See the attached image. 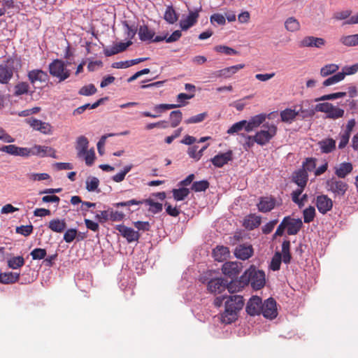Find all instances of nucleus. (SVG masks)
Segmentation results:
<instances>
[{"label": "nucleus", "mask_w": 358, "mask_h": 358, "mask_svg": "<svg viewBox=\"0 0 358 358\" xmlns=\"http://www.w3.org/2000/svg\"><path fill=\"white\" fill-rule=\"evenodd\" d=\"M245 67V64H239L235 66H231L229 67L225 68V78H229L239 70L243 69Z\"/></svg>", "instance_id": "nucleus-63"}, {"label": "nucleus", "mask_w": 358, "mask_h": 358, "mask_svg": "<svg viewBox=\"0 0 358 358\" xmlns=\"http://www.w3.org/2000/svg\"><path fill=\"white\" fill-rule=\"evenodd\" d=\"M50 74L62 82L69 78L71 71L65 66V63L61 59H54L48 66Z\"/></svg>", "instance_id": "nucleus-4"}, {"label": "nucleus", "mask_w": 358, "mask_h": 358, "mask_svg": "<svg viewBox=\"0 0 358 358\" xmlns=\"http://www.w3.org/2000/svg\"><path fill=\"white\" fill-rule=\"evenodd\" d=\"M308 103V101L303 102L300 106L299 110H296L298 115H300L302 118L311 117L315 115V108H305L304 106Z\"/></svg>", "instance_id": "nucleus-41"}, {"label": "nucleus", "mask_w": 358, "mask_h": 358, "mask_svg": "<svg viewBox=\"0 0 358 358\" xmlns=\"http://www.w3.org/2000/svg\"><path fill=\"white\" fill-rule=\"evenodd\" d=\"M326 187L334 194V198H341L344 196L348 191V185L344 181L332 178L327 181Z\"/></svg>", "instance_id": "nucleus-6"}, {"label": "nucleus", "mask_w": 358, "mask_h": 358, "mask_svg": "<svg viewBox=\"0 0 358 358\" xmlns=\"http://www.w3.org/2000/svg\"><path fill=\"white\" fill-rule=\"evenodd\" d=\"M24 264V259L22 256L13 257L8 260V266L12 269H17Z\"/></svg>", "instance_id": "nucleus-44"}, {"label": "nucleus", "mask_w": 358, "mask_h": 358, "mask_svg": "<svg viewBox=\"0 0 358 358\" xmlns=\"http://www.w3.org/2000/svg\"><path fill=\"white\" fill-rule=\"evenodd\" d=\"M208 116L206 112L199 113L198 115L190 117L185 120V123L187 124H196L203 122Z\"/></svg>", "instance_id": "nucleus-52"}, {"label": "nucleus", "mask_w": 358, "mask_h": 358, "mask_svg": "<svg viewBox=\"0 0 358 358\" xmlns=\"http://www.w3.org/2000/svg\"><path fill=\"white\" fill-rule=\"evenodd\" d=\"M140 201H141V204L145 203L148 205L150 206L149 211L154 214L159 213L162 210V204L155 202L151 199H146Z\"/></svg>", "instance_id": "nucleus-36"}, {"label": "nucleus", "mask_w": 358, "mask_h": 358, "mask_svg": "<svg viewBox=\"0 0 358 358\" xmlns=\"http://www.w3.org/2000/svg\"><path fill=\"white\" fill-rule=\"evenodd\" d=\"M224 324V313H220L218 315L213 317L210 326V333L217 336L222 333V328Z\"/></svg>", "instance_id": "nucleus-20"}, {"label": "nucleus", "mask_w": 358, "mask_h": 358, "mask_svg": "<svg viewBox=\"0 0 358 358\" xmlns=\"http://www.w3.org/2000/svg\"><path fill=\"white\" fill-rule=\"evenodd\" d=\"M276 206V199L273 196H262L257 203V208L262 213L271 211Z\"/></svg>", "instance_id": "nucleus-17"}, {"label": "nucleus", "mask_w": 358, "mask_h": 358, "mask_svg": "<svg viewBox=\"0 0 358 358\" xmlns=\"http://www.w3.org/2000/svg\"><path fill=\"white\" fill-rule=\"evenodd\" d=\"M185 4L188 10V15L185 18L180 21V27L183 31L189 29L197 22L198 18L199 17V13L202 10L200 2L197 6L194 8H191L189 3H185Z\"/></svg>", "instance_id": "nucleus-5"}, {"label": "nucleus", "mask_w": 358, "mask_h": 358, "mask_svg": "<svg viewBox=\"0 0 358 358\" xmlns=\"http://www.w3.org/2000/svg\"><path fill=\"white\" fill-rule=\"evenodd\" d=\"M20 279V273L15 272L0 273V282L3 284L14 283Z\"/></svg>", "instance_id": "nucleus-32"}, {"label": "nucleus", "mask_w": 358, "mask_h": 358, "mask_svg": "<svg viewBox=\"0 0 358 358\" xmlns=\"http://www.w3.org/2000/svg\"><path fill=\"white\" fill-rule=\"evenodd\" d=\"M303 222L305 223L311 222L315 217V209L313 206H310L303 211Z\"/></svg>", "instance_id": "nucleus-47"}, {"label": "nucleus", "mask_w": 358, "mask_h": 358, "mask_svg": "<svg viewBox=\"0 0 358 358\" xmlns=\"http://www.w3.org/2000/svg\"><path fill=\"white\" fill-rule=\"evenodd\" d=\"M78 231L76 229H68L64 231L63 239L66 243H71L76 238Z\"/></svg>", "instance_id": "nucleus-56"}, {"label": "nucleus", "mask_w": 358, "mask_h": 358, "mask_svg": "<svg viewBox=\"0 0 358 358\" xmlns=\"http://www.w3.org/2000/svg\"><path fill=\"white\" fill-rule=\"evenodd\" d=\"M344 78H345V74H343L341 72H338V73L326 79L323 82L322 85L324 87L330 86V85H334V84L343 80Z\"/></svg>", "instance_id": "nucleus-45"}, {"label": "nucleus", "mask_w": 358, "mask_h": 358, "mask_svg": "<svg viewBox=\"0 0 358 358\" xmlns=\"http://www.w3.org/2000/svg\"><path fill=\"white\" fill-rule=\"evenodd\" d=\"M97 90L93 84H89L82 87L78 92L80 95L91 96L96 92Z\"/></svg>", "instance_id": "nucleus-53"}, {"label": "nucleus", "mask_w": 358, "mask_h": 358, "mask_svg": "<svg viewBox=\"0 0 358 358\" xmlns=\"http://www.w3.org/2000/svg\"><path fill=\"white\" fill-rule=\"evenodd\" d=\"M246 313L250 316L259 315L262 312V300L259 296H253L248 301Z\"/></svg>", "instance_id": "nucleus-8"}, {"label": "nucleus", "mask_w": 358, "mask_h": 358, "mask_svg": "<svg viewBox=\"0 0 358 358\" xmlns=\"http://www.w3.org/2000/svg\"><path fill=\"white\" fill-rule=\"evenodd\" d=\"M115 229L127 239L128 243L138 241L140 238V234L138 231H135L134 229L124 224H118Z\"/></svg>", "instance_id": "nucleus-13"}, {"label": "nucleus", "mask_w": 358, "mask_h": 358, "mask_svg": "<svg viewBox=\"0 0 358 358\" xmlns=\"http://www.w3.org/2000/svg\"><path fill=\"white\" fill-rule=\"evenodd\" d=\"M182 118V113L180 110H173L170 113L171 126L173 128L179 125Z\"/></svg>", "instance_id": "nucleus-46"}, {"label": "nucleus", "mask_w": 358, "mask_h": 358, "mask_svg": "<svg viewBox=\"0 0 358 358\" xmlns=\"http://www.w3.org/2000/svg\"><path fill=\"white\" fill-rule=\"evenodd\" d=\"M27 77L32 85L36 82L45 83L49 79L48 73L41 69H34L29 71Z\"/></svg>", "instance_id": "nucleus-19"}, {"label": "nucleus", "mask_w": 358, "mask_h": 358, "mask_svg": "<svg viewBox=\"0 0 358 358\" xmlns=\"http://www.w3.org/2000/svg\"><path fill=\"white\" fill-rule=\"evenodd\" d=\"M303 223L300 219L294 220L291 219L289 217H288L287 229V234L289 235L296 234L301 229Z\"/></svg>", "instance_id": "nucleus-30"}, {"label": "nucleus", "mask_w": 358, "mask_h": 358, "mask_svg": "<svg viewBox=\"0 0 358 358\" xmlns=\"http://www.w3.org/2000/svg\"><path fill=\"white\" fill-rule=\"evenodd\" d=\"M208 290L214 294H221L224 291V278H212L208 282Z\"/></svg>", "instance_id": "nucleus-24"}, {"label": "nucleus", "mask_w": 358, "mask_h": 358, "mask_svg": "<svg viewBox=\"0 0 358 358\" xmlns=\"http://www.w3.org/2000/svg\"><path fill=\"white\" fill-rule=\"evenodd\" d=\"M89 141L84 136H80L77 138L76 149L78 152V157H81L88 150Z\"/></svg>", "instance_id": "nucleus-31"}, {"label": "nucleus", "mask_w": 358, "mask_h": 358, "mask_svg": "<svg viewBox=\"0 0 358 358\" xmlns=\"http://www.w3.org/2000/svg\"><path fill=\"white\" fill-rule=\"evenodd\" d=\"M315 206L322 215L330 211L333 208V201L326 194H320L315 198Z\"/></svg>", "instance_id": "nucleus-9"}, {"label": "nucleus", "mask_w": 358, "mask_h": 358, "mask_svg": "<svg viewBox=\"0 0 358 358\" xmlns=\"http://www.w3.org/2000/svg\"><path fill=\"white\" fill-rule=\"evenodd\" d=\"M164 19L169 24H174L178 20V15L172 6H168L166 8Z\"/></svg>", "instance_id": "nucleus-35"}, {"label": "nucleus", "mask_w": 358, "mask_h": 358, "mask_svg": "<svg viewBox=\"0 0 358 358\" xmlns=\"http://www.w3.org/2000/svg\"><path fill=\"white\" fill-rule=\"evenodd\" d=\"M172 192L173 199L178 201L184 200L189 195V189L182 187L179 189H173Z\"/></svg>", "instance_id": "nucleus-39"}, {"label": "nucleus", "mask_w": 358, "mask_h": 358, "mask_svg": "<svg viewBox=\"0 0 358 358\" xmlns=\"http://www.w3.org/2000/svg\"><path fill=\"white\" fill-rule=\"evenodd\" d=\"M245 130V120H241L240 122H236L228 130L227 133L229 134H233L235 133H238L243 129Z\"/></svg>", "instance_id": "nucleus-58"}, {"label": "nucleus", "mask_w": 358, "mask_h": 358, "mask_svg": "<svg viewBox=\"0 0 358 358\" xmlns=\"http://www.w3.org/2000/svg\"><path fill=\"white\" fill-rule=\"evenodd\" d=\"M325 40L322 38L315 36H306L300 42V47H315L321 48L324 45Z\"/></svg>", "instance_id": "nucleus-23"}, {"label": "nucleus", "mask_w": 358, "mask_h": 358, "mask_svg": "<svg viewBox=\"0 0 358 358\" xmlns=\"http://www.w3.org/2000/svg\"><path fill=\"white\" fill-rule=\"evenodd\" d=\"M208 187L209 182L206 180H202L200 181L194 182L191 187V189L196 192H199L205 191L208 188Z\"/></svg>", "instance_id": "nucleus-50"}, {"label": "nucleus", "mask_w": 358, "mask_h": 358, "mask_svg": "<svg viewBox=\"0 0 358 358\" xmlns=\"http://www.w3.org/2000/svg\"><path fill=\"white\" fill-rule=\"evenodd\" d=\"M352 11L350 10H345L338 11L334 13L333 18L336 20H348L351 16Z\"/></svg>", "instance_id": "nucleus-61"}, {"label": "nucleus", "mask_w": 358, "mask_h": 358, "mask_svg": "<svg viewBox=\"0 0 358 358\" xmlns=\"http://www.w3.org/2000/svg\"><path fill=\"white\" fill-rule=\"evenodd\" d=\"M33 231V226L31 224L29 225H22L20 227H17L16 228V232L17 234H22L24 236H29Z\"/></svg>", "instance_id": "nucleus-64"}, {"label": "nucleus", "mask_w": 358, "mask_h": 358, "mask_svg": "<svg viewBox=\"0 0 358 358\" xmlns=\"http://www.w3.org/2000/svg\"><path fill=\"white\" fill-rule=\"evenodd\" d=\"M298 116L295 109L286 108L280 112L281 121L286 123H292Z\"/></svg>", "instance_id": "nucleus-33"}, {"label": "nucleus", "mask_w": 358, "mask_h": 358, "mask_svg": "<svg viewBox=\"0 0 358 358\" xmlns=\"http://www.w3.org/2000/svg\"><path fill=\"white\" fill-rule=\"evenodd\" d=\"M246 285L243 279V274L241 275L239 278H231V280L229 282H228L227 280L225 278V289H227L228 292L231 294L242 291V289Z\"/></svg>", "instance_id": "nucleus-14"}, {"label": "nucleus", "mask_w": 358, "mask_h": 358, "mask_svg": "<svg viewBox=\"0 0 358 358\" xmlns=\"http://www.w3.org/2000/svg\"><path fill=\"white\" fill-rule=\"evenodd\" d=\"M225 324H231L238 317V313L244 306L243 297L234 294L225 296Z\"/></svg>", "instance_id": "nucleus-1"}, {"label": "nucleus", "mask_w": 358, "mask_h": 358, "mask_svg": "<svg viewBox=\"0 0 358 358\" xmlns=\"http://www.w3.org/2000/svg\"><path fill=\"white\" fill-rule=\"evenodd\" d=\"M261 216L250 214L244 220L243 225L247 229L252 230L257 228L261 224Z\"/></svg>", "instance_id": "nucleus-25"}, {"label": "nucleus", "mask_w": 358, "mask_h": 358, "mask_svg": "<svg viewBox=\"0 0 358 358\" xmlns=\"http://www.w3.org/2000/svg\"><path fill=\"white\" fill-rule=\"evenodd\" d=\"M99 180L97 178L90 176L86 180V189L88 192H94L97 189Z\"/></svg>", "instance_id": "nucleus-49"}, {"label": "nucleus", "mask_w": 358, "mask_h": 358, "mask_svg": "<svg viewBox=\"0 0 358 358\" xmlns=\"http://www.w3.org/2000/svg\"><path fill=\"white\" fill-rule=\"evenodd\" d=\"M36 155L40 157H50L57 158L56 151L51 147L35 145L29 148V156Z\"/></svg>", "instance_id": "nucleus-10"}, {"label": "nucleus", "mask_w": 358, "mask_h": 358, "mask_svg": "<svg viewBox=\"0 0 358 358\" xmlns=\"http://www.w3.org/2000/svg\"><path fill=\"white\" fill-rule=\"evenodd\" d=\"M26 122L35 130L43 134H49L51 131V125L49 123L42 122L36 118L27 119Z\"/></svg>", "instance_id": "nucleus-22"}, {"label": "nucleus", "mask_w": 358, "mask_h": 358, "mask_svg": "<svg viewBox=\"0 0 358 358\" xmlns=\"http://www.w3.org/2000/svg\"><path fill=\"white\" fill-rule=\"evenodd\" d=\"M181 36H182L181 31L176 30V31H173L171 34V35L169 37H167L166 35L163 36H155L153 41L157 43V42H160V41L165 40L166 43H173V42H176V41H178L180 39V38L181 37Z\"/></svg>", "instance_id": "nucleus-34"}, {"label": "nucleus", "mask_w": 358, "mask_h": 358, "mask_svg": "<svg viewBox=\"0 0 358 358\" xmlns=\"http://www.w3.org/2000/svg\"><path fill=\"white\" fill-rule=\"evenodd\" d=\"M234 255L237 259L247 260L254 254V249L251 244H239L234 250Z\"/></svg>", "instance_id": "nucleus-11"}, {"label": "nucleus", "mask_w": 358, "mask_h": 358, "mask_svg": "<svg viewBox=\"0 0 358 358\" xmlns=\"http://www.w3.org/2000/svg\"><path fill=\"white\" fill-rule=\"evenodd\" d=\"M278 128L274 124H264L262 129L255 135V141L258 145L263 146L266 145L276 135Z\"/></svg>", "instance_id": "nucleus-3"}, {"label": "nucleus", "mask_w": 358, "mask_h": 358, "mask_svg": "<svg viewBox=\"0 0 358 358\" xmlns=\"http://www.w3.org/2000/svg\"><path fill=\"white\" fill-rule=\"evenodd\" d=\"M29 90V85L26 82H20L14 87V95L21 96L28 94Z\"/></svg>", "instance_id": "nucleus-42"}, {"label": "nucleus", "mask_w": 358, "mask_h": 358, "mask_svg": "<svg viewBox=\"0 0 358 358\" xmlns=\"http://www.w3.org/2000/svg\"><path fill=\"white\" fill-rule=\"evenodd\" d=\"M339 69V66L336 64H326L320 69V75L322 77H327L336 73Z\"/></svg>", "instance_id": "nucleus-43"}, {"label": "nucleus", "mask_w": 358, "mask_h": 358, "mask_svg": "<svg viewBox=\"0 0 358 358\" xmlns=\"http://www.w3.org/2000/svg\"><path fill=\"white\" fill-rule=\"evenodd\" d=\"M266 118V115L261 113L252 117L248 121L245 120V131L250 132L259 127Z\"/></svg>", "instance_id": "nucleus-21"}, {"label": "nucleus", "mask_w": 358, "mask_h": 358, "mask_svg": "<svg viewBox=\"0 0 358 358\" xmlns=\"http://www.w3.org/2000/svg\"><path fill=\"white\" fill-rule=\"evenodd\" d=\"M353 169L352 164L350 162H343L336 167L335 174L340 178H345Z\"/></svg>", "instance_id": "nucleus-29"}, {"label": "nucleus", "mask_w": 358, "mask_h": 358, "mask_svg": "<svg viewBox=\"0 0 358 358\" xmlns=\"http://www.w3.org/2000/svg\"><path fill=\"white\" fill-rule=\"evenodd\" d=\"M212 255L215 261L222 262L224 261V246L217 245L213 249Z\"/></svg>", "instance_id": "nucleus-59"}, {"label": "nucleus", "mask_w": 358, "mask_h": 358, "mask_svg": "<svg viewBox=\"0 0 358 358\" xmlns=\"http://www.w3.org/2000/svg\"><path fill=\"white\" fill-rule=\"evenodd\" d=\"M315 168L316 159L313 157H308L303 162L302 168L301 169H305L306 173H308L315 170Z\"/></svg>", "instance_id": "nucleus-51"}, {"label": "nucleus", "mask_w": 358, "mask_h": 358, "mask_svg": "<svg viewBox=\"0 0 358 358\" xmlns=\"http://www.w3.org/2000/svg\"><path fill=\"white\" fill-rule=\"evenodd\" d=\"M155 34L154 30L149 29L146 25H142L139 27L138 36L142 41L154 42Z\"/></svg>", "instance_id": "nucleus-27"}, {"label": "nucleus", "mask_w": 358, "mask_h": 358, "mask_svg": "<svg viewBox=\"0 0 358 358\" xmlns=\"http://www.w3.org/2000/svg\"><path fill=\"white\" fill-rule=\"evenodd\" d=\"M292 180L298 185L299 189H304L308 180V174L305 169H299L293 173Z\"/></svg>", "instance_id": "nucleus-18"}, {"label": "nucleus", "mask_w": 358, "mask_h": 358, "mask_svg": "<svg viewBox=\"0 0 358 358\" xmlns=\"http://www.w3.org/2000/svg\"><path fill=\"white\" fill-rule=\"evenodd\" d=\"M48 228L56 233H62L66 228V222L64 219H52L48 223Z\"/></svg>", "instance_id": "nucleus-28"}, {"label": "nucleus", "mask_w": 358, "mask_h": 358, "mask_svg": "<svg viewBox=\"0 0 358 358\" xmlns=\"http://www.w3.org/2000/svg\"><path fill=\"white\" fill-rule=\"evenodd\" d=\"M264 317L274 319L278 315L276 301L273 298H268L262 303V313Z\"/></svg>", "instance_id": "nucleus-12"}, {"label": "nucleus", "mask_w": 358, "mask_h": 358, "mask_svg": "<svg viewBox=\"0 0 358 358\" xmlns=\"http://www.w3.org/2000/svg\"><path fill=\"white\" fill-rule=\"evenodd\" d=\"M125 215L120 211L114 210L112 208H110L109 213V220L112 222H120L123 220Z\"/></svg>", "instance_id": "nucleus-57"}, {"label": "nucleus", "mask_w": 358, "mask_h": 358, "mask_svg": "<svg viewBox=\"0 0 358 358\" xmlns=\"http://www.w3.org/2000/svg\"><path fill=\"white\" fill-rule=\"evenodd\" d=\"M14 64L13 59H9L0 64V83L7 84L12 78L15 70Z\"/></svg>", "instance_id": "nucleus-7"}, {"label": "nucleus", "mask_w": 358, "mask_h": 358, "mask_svg": "<svg viewBox=\"0 0 358 358\" xmlns=\"http://www.w3.org/2000/svg\"><path fill=\"white\" fill-rule=\"evenodd\" d=\"M154 111L156 112V114H152L148 111H144L141 113V115L144 117H149L152 118H157L159 117V114L166 110V103H161L156 105L153 108Z\"/></svg>", "instance_id": "nucleus-38"}, {"label": "nucleus", "mask_w": 358, "mask_h": 358, "mask_svg": "<svg viewBox=\"0 0 358 358\" xmlns=\"http://www.w3.org/2000/svg\"><path fill=\"white\" fill-rule=\"evenodd\" d=\"M243 275L246 286L250 284L255 290L262 289L266 284L265 273L262 270L257 269L253 265L250 266L243 273Z\"/></svg>", "instance_id": "nucleus-2"}, {"label": "nucleus", "mask_w": 358, "mask_h": 358, "mask_svg": "<svg viewBox=\"0 0 358 358\" xmlns=\"http://www.w3.org/2000/svg\"><path fill=\"white\" fill-rule=\"evenodd\" d=\"M340 41L346 46H355L358 45V34L348 36H343Z\"/></svg>", "instance_id": "nucleus-40"}, {"label": "nucleus", "mask_w": 358, "mask_h": 358, "mask_svg": "<svg viewBox=\"0 0 358 358\" xmlns=\"http://www.w3.org/2000/svg\"><path fill=\"white\" fill-rule=\"evenodd\" d=\"M344 110L332 105V109H330L327 117L331 119H338L342 117L344 115Z\"/></svg>", "instance_id": "nucleus-55"}, {"label": "nucleus", "mask_w": 358, "mask_h": 358, "mask_svg": "<svg viewBox=\"0 0 358 358\" xmlns=\"http://www.w3.org/2000/svg\"><path fill=\"white\" fill-rule=\"evenodd\" d=\"M318 145L322 153L329 154L336 150V141L331 138L319 141Z\"/></svg>", "instance_id": "nucleus-26"}, {"label": "nucleus", "mask_w": 358, "mask_h": 358, "mask_svg": "<svg viewBox=\"0 0 358 358\" xmlns=\"http://www.w3.org/2000/svg\"><path fill=\"white\" fill-rule=\"evenodd\" d=\"M243 269V264L239 262H225V278H238Z\"/></svg>", "instance_id": "nucleus-15"}, {"label": "nucleus", "mask_w": 358, "mask_h": 358, "mask_svg": "<svg viewBox=\"0 0 358 358\" xmlns=\"http://www.w3.org/2000/svg\"><path fill=\"white\" fill-rule=\"evenodd\" d=\"M0 151L14 156L29 157V148L17 147L13 144L1 147Z\"/></svg>", "instance_id": "nucleus-16"}, {"label": "nucleus", "mask_w": 358, "mask_h": 358, "mask_svg": "<svg viewBox=\"0 0 358 358\" xmlns=\"http://www.w3.org/2000/svg\"><path fill=\"white\" fill-rule=\"evenodd\" d=\"M285 27L288 31L294 32L300 29L301 24L295 17H289L285 22Z\"/></svg>", "instance_id": "nucleus-37"}, {"label": "nucleus", "mask_w": 358, "mask_h": 358, "mask_svg": "<svg viewBox=\"0 0 358 358\" xmlns=\"http://www.w3.org/2000/svg\"><path fill=\"white\" fill-rule=\"evenodd\" d=\"M110 208L101 210L95 215V219L100 223H105L109 220Z\"/></svg>", "instance_id": "nucleus-60"}, {"label": "nucleus", "mask_w": 358, "mask_h": 358, "mask_svg": "<svg viewBox=\"0 0 358 358\" xmlns=\"http://www.w3.org/2000/svg\"><path fill=\"white\" fill-rule=\"evenodd\" d=\"M281 262L282 255L279 252H276L272 257L270 264V268L273 271H278L280 268Z\"/></svg>", "instance_id": "nucleus-48"}, {"label": "nucleus", "mask_w": 358, "mask_h": 358, "mask_svg": "<svg viewBox=\"0 0 358 358\" xmlns=\"http://www.w3.org/2000/svg\"><path fill=\"white\" fill-rule=\"evenodd\" d=\"M30 255L32 257L33 259L40 260V259H43L45 257L47 252H46L45 249L35 248L31 252Z\"/></svg>", "instance_id": "nucleus-62"}, {"label": "nucleus", "mask_w": 358, "mask_h": 358, "mask_svg": "<svg viewBox=\"0 0 358 358\" xmlns=\"http://www.w3.org/2000/svg\"><path fill=\"white\" fill-rule=\"evenodd\" d=\"M131 168L132 165L125 166L123 168V170H122L120 173L114 175L112 177L113 180L116 182H122V180H124L126 175L131 171Z\"/></svg>", "instance_id": "nucleus-54"}]
</instances>
